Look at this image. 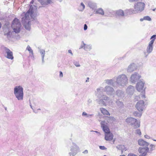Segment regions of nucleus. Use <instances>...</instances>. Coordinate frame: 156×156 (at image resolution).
I'll return each instance as SVG.
<instances>
[{"label": "nucleus", "mask_w": 156, "mask_h": 156, "mask_svg": "<svg viewBox=\"0 0 156 156\" xmlns=\"http://www.w3.org/2000/svg\"><path fill=\"white\" fill-rule=\"evenodd\" d=\"M95 95L98 98L96 99L97 102L101 106H106L107 103L109 104L111 102V99L106 95L103 94L101 92L96 90Z\"/></svg>", "instance_id": "f257e3e1"}, {"label": "nucleus", "mask_w": 156, "mask_h": 156, "mask_svg": "<svg viewBox=\"0 0 156 156\" xmlns=\"http://www.w3.org/2000/svg\"><path fill=\"white\" fill-rule=\"evenodd\" d=\"M14 93L18 100L21 101L23 99V88L21 86H16L14 87Z\"/></svg>", "instance_id": "f03ea898"}, {"label": "nucleus", "mask_w": 156, "mask_h": 156, "mask_svg": "<svg viewBox=\"0 0 156 156\" xmlns=\"http://www.w3.org/2000/svg\"><path fill=\"white\" fill-rule=\"evenodd\" d=\"M128 78L124 74L119 75L116 79V82L119 86H124L128 83Z\"/></svg>", "instance_id": "7ed1b4c3"}, {"label": "nucleus", "mask_w": 156, "mask_h": 156, "mask_svg": "<svg viewBox=\"0 0 156 156\" xmlns=\"http://www.w3.org/2000/svg\"><path fill=\"white\" fill-rule=\"evenodd\" d=\"M12 27L13 31L16 33H19L20 30L21 23L19 20L16 18H15L12 22Z\"/></svg>", "instance_id": "20e7f679"}, {"label": "nucleus", "mask_w": 156, "mask_h": 156, "mask_svg": "<svg viewBox=\"0 0 156 156\" xmlns=\"http://www.w3.org/2000/svg\"><path fill=\"white\" fill-rule=\"evenodd\" d=\"M96 90H99L102 93L104 92H105L107 94L110 95H112L115 92L113 88L109 86H106L104 88L101 87L97 88Z\"/></svg>", "instance_id": "39448f33"}, {"label": "nucleus", "mask_w": 156, "mask_h": 156, "mask_svg": "<svg viewBox=\"0 0 156 156\" xmlns=\"http://www.w3.org/2000/svg\"><path fill=\"white\" fill-rule=\"evenodd\" d=\"M37 9L36 6L30 5L29 10L25 14V16L23 18V20H28L30 18V16L31 17V15H34V12L36 11Z\"/></svg>", "instance_id": "423d86ee"}, {"label": "nucleus", "mask_w": 156, "mask_h": 156, "mask_svg": "<svg viewBox=\"0 0 156 156\" xmlns=\"http://www.w3.org/2000/svg\"><path fill=\"white\" fill-rule=\"evenodd\" d=\"M79 147L74 143H72V145L69 148V154L70 156H75L79 151Z\"/></svg>", "instance_id": "0eeeda50"}, {"label": "nucleus", "mask_w": 156, "mask_h": 156, "mask_svg": "<svg viewBox=\"0 0 156 156\" xmlns=\"http://www.w3.org/2000/svg\"><path fill=\"white\" fill-rule=\"evenodd\" d=\"M126 122L128 124L131 125L134 128L136 129L140 126V123L138 122L137 120L132 117L127 118Z\"/></svg>", "instance_id": "6e6552de"}, {"label": "nucleus", "mask_w": 156, "mask_h": 156, "mask_svg": "<svg viewBox=\"0 0 156 156\" xmlns=\"http://www.w3.org/2000/svg\"><path fill=\"white\" fill-rule=\"evenodd\" d=\"M145 4L142 2H138L134 4V8L137 13L142 12L144 9Z\"/></svg>", "instance_id": "1a4fd4ad"}, {"label": "nucleus", "mask_w": 156, "mask_h": 156, "mask_svg": "<svg viewBox=\"0 0 156 156\" xmlns=\"http://www.w3.org/2000/svg\"><path fill=\"white\" fill-rule=\"evenodd\" d=\"M2 49L5 53V56L7 58L12 60L14 58L13 52L8 48L4 46L2 47Z\"/></svg>", "instance_id": "9d476101"}, {"label": "nucleus", "mask_w": 156, "mask_h": 156, "mask_svg": "<svg viewBox=\"0 0 156 156\" xmlns=\"http://www.w3.org/2000/svg\"><path fill=\"white\" fill-rule=\"evenodd\" d=\"M141 77V76L140 75L135 72L131 75L130 81L132 83H135L139 80Z\"/></svg>", "instance_id": "9b49d317"}, {"label": "nucleus", "mask_w": 156, "mask_h": 156, "mask_svg": "<svg viewBox=\"0 0 156 156\" xmlns=\"http://www.w3.org/2000/svg\"><path fill=\"white\" fill-rule=\"evenodd\" d=\"M145 82L143 79L140 80L136 85L137 90L139 91L143 90L144 88Z\"/></svg>", "instance_id": "f8f14e48"}, {"label": "nucleus", "mask_w": 156, "mask_h": 156, "mask_svg": "<svg viewBox=\"0 0 156 156\" xmlns=\"http://www.w3.org/2000/svg\"><path fill=\"white\" fill-rule=\"evenodd\" d=\"M144 101L141 100L136 103V107L139 111H142L144 106Z\"/></svg>", "instance_id": "ddd939ff"}, {"label": "nucleus", "mask_w": 156, "mask_h": 156, "mask_svg": "<svg viewBox=\"0 0 156 156\" xmlns=\"http://www.w3.org/2000/svg\"><path fill=\"white\" fill-rule=\"evenodd\" d=\"M149 148L147 147L139 148V152L142 154H140L139 156H145L147 154V153L149 151Z\"/></svg>", "instance_id": "4468645a"}, {"label": "nucleus", "mask_w": 156, "mask_h": 156, "mask_svg": "<svg viewBox=\"0 0 156 156\" xmlns=\"http://www.w3.org/2000/svg\"><path fill=\"white\" fill-rule=\"evenodd\" d=\"M105 121H102L101 122V127L102 128L105 134H107L110 132L108 127L105 124Z\"/></svg>", "instance_id": "2eb2a0df"}, {"label": "nucleus", "mask_w": 156, "mask_h": 156, "mask_svg": "<svg viewBox=\"0 0 156 156\" xmlns=\"http://www.w3.org/2000/svg\"><path fill=\"white\" fill-rule=\"evenodd\" d=\"M136 69V66L134 63L130 64L128 66L127 69L128 72H131Z\"/></svg>", "instance_id": "dca6fc26"}, {"label": "nucleus", "mask_w": 156, "mask_h": 156, "mask_svg": "<svg viewBox=\"0 0 156 156\" xmlns=\"http://www.w3.org/2000/svg\"><path fill=\"white\" fill-rule=\"evenodd\" d=\"M134 91V87L132 86H129L126 90V92L128 94L132 95Z\"/></svg>", "instance_id": "f3484780"}, {"label": "nucleus", "mask_w": 156, "mask_h": 156, "mask_svg": "<svg viewBox=\"0 0 156 156\" xmlns=\"http://www.w3.org/2000/svg\"><path fill=\"white\" fill-rule=\"evenodd\" d=\"M138 144L139 145L141 146L147 147L149 144L142 139H140L138 140Z\"/></svg>", "instance_id": "a211bd4d"}, {"label": "nucleus", "mask_w": 156, "mask_h": 156, "mask_svg": "<svg viewBox=\"0 0 156 156\" xmlns=\"http://www.w3.org/2000/svg\"><path fill=\"white\" fill-rule=\"evenodd\" d=\"M52 0H37V1L43 6H45L50 4L52 2Z\"/></svg>", "instance_id": "6ab92c4d"}, {"label": "nucleus", "mask_w": 156, "mask_h": 156, "mask_svg": "<svg viewBox=\"0 0 156 156\" xmlns=\"http://www.w3.org/2000/svg\"><path fill=\"white\" fill-rule=\"evenodd\" d=\"M115 94L119 98H122L125 96L124 92L122 90H118L115 92Z\"/></svg>", "instance_id": "aec40b11"}, {"label": "nucleus", "mask_w": 156, "mask_h": 156, "mask_svg": "<svg viewBox=\"0 0 156 156\" xmlns=\"http://www.w3.org/2000/svg\"><path fill=\"white\" fill-rule=\"evenodd\" d=\"M113 135L112 133L110 132L105 134V139L107 141H111L113 139Z\"/></svg>", "instance_id": "412c9836"}, {"label": "nucleus", "mask_w": 156, "mask_h": 156, "mask_svg": "<svg viewBox=\"0 0 156 156\" xmlns=\"http://www.w3.org/2000/svg\"><path fill=\"white\" fill-rule=\"evenodd\" d=\"M115 103L118 108L121 109L124 107V105L123 102L120 101L119 99L116 101Z\"/></svg>", "instance_id": "4be33fe9"}, {"label": "nucleus", "mask_w": 156, "mask_h": 156, "mask_svg": "<svg viewBox=\"0 0 156 156\" xmlns=\"http://www.w3.org/2000/svg\"><path fill=\"white\" fill-rule=\"evenodd\" d=\"M88 5L90 8L94 10L96 9L97 7L96 4L91 1H89L88 2Z\"/></svg>", "instance_id": "5701e85b"}, {"label": "nucleus", "mask_w": 156, "mask_h": 156, "mask_svg": "<svg viewBox=\"0 0 156 156\" xmlns=\"http://www.w3.org/2000/svg\"><path fill=\"white\" fill-rule=\"evenodd\" d=\"M153 43H152V41L151 42H149L148 46H147V51L149 54L153 50Z\"/></svg>", "instance_id": "b1692460"}, {"label": "nucleus", "mask_w": 156, "mask_h": 156, "mask_svg": "<svg viewBox=\"0 0 156 156\" xmlns=\"http://www.w3.org/2000/svg\"><path fill=\"white\" fill-rule=\"evenodd\" d=\"M116 148L119 150L121 151V154L123 153V152L127 150L125 146L124 145H119L116 147Z\"/></svg>", "instance_id": "393cba45"}, {"label": "nucleus", "mask_w": 156, "mask_h": 156, "mask_svg": "<svg viewBox=\"0 0 156 156\" xmlns=\"http://www.w3.org/2000/svg\"><path fill=\"white\" fill-rule=\"evenodd\" d=\"M125 12L127 14H132L137 13L135 9H134L132 8H131L129 9H126L125 10Z\"/></svg>", "instance_id": "a878e982"}, {"label": "nucleus", "mask_w": 156, "mask_h": 156, "mask_svg": "<svg viewBox=\"0 0 156 156\" xmlns=\"http://www.w3.org/2000/svg\"><path fill=\"white\" fill-rule=\"evenodd\" d=\"M124 15V13L123 10L119 9L116 11L115 16H123Z\"/></svg>", "instance_id": "bb28decb"}, {"label": "nucleus", "mask_w": 156, "mask_h": 156, "mask_svg": "<svg viewBox=\"0 0 156 156\" xmlns=\"http://www.w3.org/2000/svg\"><path fill=\"white\" fill-rule=\"evenodd\" d=\"M39 51L41 56L42 63H44V58L45 54V51L44 50L42 49H40Z\"/></svg>", "instance_id": "cd10ccee"}, {"label": "nucleus", "mask_w": 156, "mask_h": 156, "mask_svg": "<svg viewBox=\"0 0 156 156\" xmlns=\"http://www.w3.org/2000/svg\"><path fill=\"white\" fill-rule=\"evenodd\" d=\"M37 14H34V15H31V18L32 19V21L33 22V23H34L38 24L39 23V22L38 21L37 19L36 18Z\"/></svg>", "instance_id": "c85d7f7f"}, {"label": "nucleus", "mask_w": 156, "mask_h": 156, "mask_svg": "<svg viewBox=\"0 0 156 156\" xmlns=\"http://www.w3.org/2000/svg\"><path fill=\"white\" fill-rule=\"evenodd\" d=\"M100 110L101 112L104 115H110V114L109 112L105 108H100Z\"/></svg>", "instance_id": "c756f323"}, {"label": "nucleus", "mask_w": 156, "mask_h": 156, "mask_svg": "<svg viewBox=\"0 0 156 156\" xmlns=\"http://www.w3.org/2000/svg\"><path fill=\"white\" fill-rule=\"evenodd\" d=\"M7 30H9L8 29H7ZM12 33V31L11 32L10 31H8V32L7 33H6L5 32H4V34L5 36H6L9 39V38L11 37Z\"/></svg>", "instance_id": "7c9ffc66"}, {"label": "nucleus", "mask_w": 156, "mask_h": 156, "mask_svg": "<svg viewBox=\"0 0 156 156\" xmlns=\"http://www.w3.org/2000/svg\"><path fill=\"white\" fill-rule=\"evenodd\" d=\"M105 83L108 85H110L113 86H114L113 83L114 80L112 79L110 80H105Z\"/></svg>", "instance_id": "2f4dec72"}, {"label": "nucleus", "mask_w": 156, "mask_h": 156, "mask_svg": "<svg viewBox=\"0 0 156 156\" xmlns=\"http://www.w3.org/2000/svg\"><path fill=\"white\" fill-rule=\"evenodd\" d=\"M96 13L103 15L104 14V12L103 10L101 8H99L96 11Z\"/></svg>", "instance_id": "473e14b6"}, {"label": "nucleus", "mask_w": 156, "mask_h": 156, "mask_svg": "<svg viewBox=\"0 0 156 156\" xmlns=\"http://www.w3.org/2000/svg\"><path fill=\"white\" fill-rule=\"evenodd\" d=\"M142 111H139V112H138L137 111H135L133 112V114L135 116L140 117L142 115Z\"/></svg>", "instance_id": "72a5a7b5"}, {"label": "nucleus", "mask_w": 156, "mask_h": 156, "mask_svg": "<svg viewBox=\"0 0 156 156\" xmlns=\"http://www.w3.org/2000/svg\"><path fill=\"white\" fill-rule=\"evenodd\" d=\"M91 49V46L90 45H86L84 48V49L86 51H90Z\"/></svg>", "instance_id": "f704fd0d"}, {"label": "nucleus", "mask_w": 156, "mask_h": 156, "mask_svg": "<svg viewBox=\"0 0 156 156\" xmlns=\"http://www.w3.org/2000/svg\"><path fill=\"white\" fill-rule=\"evenodd\" d=\"M26 49L29 52L32 54V55H33V52L31 48L30 47L29 45H28L27 48Z\"/></svg>", "instance_id": "c9c22d12"}, {"label": "nucleus", "mask_w": 156, "mask_h": 156, "mask_svg": "<svg viewBox=\"0 0 156 156\" xmlns=\"http://www.w3.org/2000/svg\"><path fill=\"white\" fill-rule=\"evenodd\" d=\"M156 38V35H152L150 39H152L150 42L152 41V43H154V42Z\"/></svg>", "instance_id": "e433bc0d"}, {"label": "nucleus", "mask_w": 156, "mask_h": 156, "mask_svg": "<svg viewBox=\"0 0 156 156\" xmlns=\"http://www.w3.org/2000/svg\"><path fill=\"white\" fill-rule=\"evenodd\" d=\"M30 21L29 20L28 21L27 24L25 25V28L27 30H30Z\"/></svg>", "instance_id": "4c0bfd02"}, {"label": "nucleus", "mask_w": 156, "mask_h": 156, "mask_svg": "<svg viewBox=\"0 0 156 156\" xmlns=\"http://www.w3.org/2000/svg\"><path fill=\"white\" fill-rule=\"evenodd\" d=\"M155 147V146L154 145L152 144H151L150 145V151L151 152L154 149Z\"/></svg>", "instance_id": "58836bf2"}, {"label": "nucleus", "mask_w": 156, "mask_h": 156, "mask_svg": "<svg viewBox=\"0 0 156 156\" xmlns=\"http://www.w3.org/2000/svg\"><path fill=\"white\" fill-rule=\"evenodd\" d=\"M135 133L138 134L139 135H140L141 134V133L140 130L139 129H137L136 130Z\"/></svg>", "instance_id": "ea45409f"}, {"label": "nucleus", "mask_w": 156, "mask_h": 156, "mask_svg": "<svg viewBox=\"0 0 156 156\" xmlns=\"http://www.w3.org/2000/svg\"><path fill=\"white\" fill-rule=\"evenodd\" d=\"M143 19L145 20H148L149 21H150L151 20V18L148 16H144V17Z\"/></svg>", "instance_id": "a19ab883"}, {"label": "nucleus", "mask_w": 156, "mask_h": 156, "mask_svg": "<svg viewBox=\"0 0 156 156\" xmlns=\"http://www.w3.org/2000/svg\"><path fill=\"white\" fill-rule=\"evenodd\" d=\"M74 64L77 67L80 66V65L79 63L77 61H74L73 62Z\"/></svg>", "instance_id": "79ce46f5"}, {"label": "nucleus", "mask_w": 156, "mask_h": 156, "mask_svg": "<svg viewBox=\"0 0 156 156\" xmlns=\"http://www.w3.org/2000/svg\"><path fill=\"white\" fill-rule=\"evenodd\" d=\"M99 148L102 150H106L107 148H106L104 146H99Z\"/></svg>", "instance_id": "37998d69"}, {"label": "nucleus", "mask_w": 156, "mask_h": 156, "mask_svg": "<svg viewBox=\"0 0 156 156\" xmlns=\"http://www.w3.org/2000/svg\"><path fill=\"white\" fill-rule=\"evenodd\" d=\"M92 101V100L91 99H88V101H87V104L89 105H90Z\"/></svg>", "instance_id": "c03bdc74"}, {"label": "nucleus", "mask_w": 156, "mask_h": 156, "mask_svg": "<svg viewBox=\"0 0 156 156\" xmlns=\"http://www.w3.org/2000/svg\"><path fill=\"white\" fill-rule=\"evenodd\" d=\"M82 42L83 43V44H81L80 47V48L79 49H80L81 48H84V47L85 46V44L84 43L83 41Z\"/></svg>", "instance_id": "a18cd8bd"}, {"label": "nucleus", "mask_w": 156, "mask_h": 156, "mask_svg": "<svg viewBox=\"0 0 156 156\" xmlns=\"http://www.w3.org/2000/svg\"><path fill=\"white\" fill-rule=\"evenodd\" d=\"M80 5L81 6H82L83 7V10L85 8V5L83 4V2H81L80 4Z\"/></svg>", "instance_id": "49530a36"}, {"label": "nucleus", "mask_w": 156, "mask_h": 156, "mask_svg": "<svg viewBox=\"0 0 156 156\" xmlns=\"http://www.w3.org/2000/svg\"><path fill=\"white\" fill-rule=\"evenodd\" d=\"M87 26L86 24H85L84 26V30H86L87 29Z\"/></svg>", "instance_id": "de8ad7c7"}, {"label": "nucleus", "mask_w": 156, "mask_h": 156, "mask_svg": "<svg viewBox=\"0 0 156 156\" xmlns=\"http://www.w3.org/2000/svg\"><path fill=\"white\" fill-rule=\"evenodd\" d=\"M59 76L60 77H62L63 76V73L61 71L59 72Z\"/></svg>", "instance_id": "09e8293b"}, {"label": "nucleus", "mask_w": 156, "mask_h": 156, "mask_svg": "<svg viewBox=\"0 0 156 156\" xmlns=\"http://www.w3.org/2000/svg\"><path fill=\"white\" fill-rule=\"evenodd\" d=\"M87 114L86 112H84L82 113V115L83 116H87Z\"/></svg>", "instance_id": "8fccbe9b"}, {"label": "nucleus", "mask_w": 156, "mask_h": 156, "mask_svg": "<svg viewBox=\"0 0 156 156\" xmlns=\"http://www.w3.org/2000/svg\"><path fill=\"white\" fill-rule=\"evenodd\" d=\"M128 156H137V155L133 154H129L128 155Z\"/></svg>", "instance_id": "3c124183"}, {"label": "nucleus", "mask_w": 156, "mask_h": 156, "mask_svg": "<svg viewBox=\"0 0 156 156\" xmlns=\"http://www.w3.org/2000/svg\"><path fill=\"white\" fill-rule=\"evenodd\" d=\"M144 137L145 138H146L148 139H149L150 138V136L147 135H145L144 136Z\"/></svg>", "instance_id": "603ef678"}, {"label": "nucleus", "mask_w": 156, "mask_h": 156, "mask_svg": "<svg viewBox=\"0 0 156 156\" xmlns=\"http://www.w3.org/2000/svg\"><path fill=\"white\" fill-rule=\"evenodd\" d=\"M94 115L93 114H87V117H90L93 116Z\"/></svg>", "instance_id": "864d4df0"}, {"label": "nucleus", "mask_w": 156, "mask_h": 156, "mask_svg": "<svg viewBox=\"0 0 156 156\" xmlns=\"http://www.w3.org/2000/svg\"><path fill=\"white\" fill-rule=\"evenodd\" d=\"M88 153V150H85L84 151H83V153L84 154H87Z\"/></svg>", "instance_id": "5fc2aeb1"}, {"label": "nucleus", "mask_w": 156, "mask_h": 156, "mask_svg": "<svg viewBox=\"0 0 156 156\" xmlns=\"http://www.w3.org/2000/svg\"><path fill=\"white\" fill-rule=\"evenodd\" d=\"M138 0H129V2H133L138 1Z\"/></svg>", "instance_id": "6e6d98bb"}, {"label": "nucleus", "mask_w": 156, "mask_h": 156, "mask_svg": "<svg viewBox=\"0 0 156 156\" xmlns=\"http://www.w3.org/2000/svg\"><path fill=\"white\" fill-rule=\"evenodd\" d=\"M68 52L69 53H70L71 55H73V54L72 52V51L71 50H68Z\"/></svg>", "instance_id": "4d7b16f0"}, {"label": "nucleus", "mask_w": 156, "mask_h": 156, "mask_svg": "<svg viewBox=\"0 0 156 156\" xmlns=\"http://www.w3.org/2000/svg\"><path fill=\"white\" fill-rule=\"evenodd\" d=\"M89 77H87V80L86 81V82H89Z\"/></svg>", "instance_id": "13d9d810"}, {"label": "nucleus", "mask_w": 156, "mask_h": 156, "mask_svg": "<svg viewBox=\"0 0 156 156\" xmlns=\"http://www.w3.org/2000/svg\"><path fill=\"white\" fill-rule=\"evenodd\" d=\"M141 97L142 98H145V96L144 95H142Z\"/></svg>", "instance_id": "bf43d9fd"}, {"label": "nucleus", "mask_w": 156, "mask_h": 156, "mask_svg": "<svg viewBox=\"0 0 156 156\" xmlns=\"http://www.w3.org/2000/svg\"><path fill=\"white\" fill-rule=\"evenodd\" d=\"M91 132H95V133H97L100 134V133L99 132H98L97 131H94L92 130V131H91Z\"/></svg>", "instance_id": "052dcab7"}, {"label": "nucleus", "mask_w": 156, "mask_h": 156, "mask_svg": "<svg viewBox=\"0 0 156 156\" xmlns=\"http://www.w3.org/2000/svg\"><path fill=\"white\" fill-rule=\"evenodd\" d=\"M34 2V1L33 0H32L30 2V4H33Z\"/></svg>", "instance_id": "680f3d73"}, {"label": "nucleus", "mask_w": 156, "mask_h": 156, "mask_svg": "<svg viewBox=\"0 0 156 156\" xmlns=\"http://www.w3.org/2000/svg\"><path fill=\"white\" fill-rule=\"evenodd\" d=\"M30 107H31V108H32V109H33V108H32V106L31 104L30 103Z\"/></svg>", "instance_id": "e2e57ef3"}, {"label": "nucleus", "mask_w": 156, "mask_h": 156, "mask_svg": "<svg viewBox=\"0 0 156 156\" xmlns=\"http://www.w3.org/2000/svg\"><path fill=\"white\" fill-rule=\"evenodd\" d=\"M1 26H2V25H1V22H0V28L1 27Z\"/></svg>", "instance_id": "0e129e2a"}, {"label": "nucleus", "mask_w": 156, "mask_h": 156, "mask_svg": "<svg viewBox=\"0 0 156 156\" xmlns=\"http://www.w3.org/2000/svg\"><path fill=\"white\" fill-rule=\"evenodd\" d=\"M156 8H155V9H153L152 10H153V11H155V10H156Z\"/></svg>", "instance_id": "69168bd1"}, {"label": "nucleus", "mask_w": 156, "mask_h": 156, "mask_svg": "<svg viewBox=\"0 0 156 156\" xmlns=\"http://www.w3.org/2000/svg\"><path fill=\"white\" fill-rule=\"evenodd\" d=\"M143 20V19H140V21H142Z\"/></svg>", "instance_id": "338daca9"}, {"label": "nucleus", "mask_w": 156, "mask_h": 156, "mask_svg": "<svg viewBox=\"0 0 156 156\" xmlns=\"http://www.w3.org/2000/svg\"><path fill=\"white\" fill-rule=\"evenodd\" d=\"M119 156H125V155H120Z\"/></svg>", "instance_id": "774afa93"}]
</instances>
